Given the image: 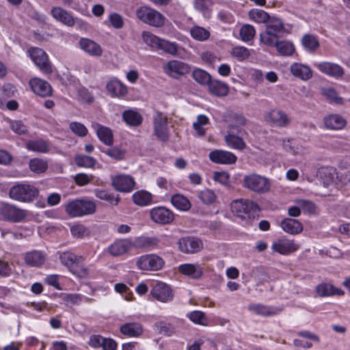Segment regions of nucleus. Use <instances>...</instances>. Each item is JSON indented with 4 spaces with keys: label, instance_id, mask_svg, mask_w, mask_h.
<instances>
[{
    "label": "nucleus",
    "instance_id": "nucleus-61",
    "mask_svg": "<svg viewBox=\"0 0 350 350\" xmlns=\"http://www.w3.org/2000/svg\"><path fill=\"white\" fill-rule=\"evenodd\" d=\"M72 235L75 238H82L85 236H88L89 232L88 229L81 224H76L70 228Z\"/></svg>",
    "mask_w": 350,
    "mask_h": 350
},
{
    "label": "nucleus",
    "instance_id": "nucleus-23",
    "mask_svg": "<svg viewBox=\"0 0 350 350\" xmlns=\"http://www.w3.org/2000/svg\"><path fill=\"white\" fill-rule=\"evenodd\" d=\"M92 126L96 130L98 139L107 146H111L113 143V135L112 131L98 123H93Z\"/></svg>",
    "mask_w": 350,
    "mask_h": 350
},
{
    "label": "nucleus",
    "instance_id": "nucleus-39",
    "mask_svg": "<svg viewBox=\"0 0 350 350\" xmlns=\"http://www.w3.org/2000/svg\"><path fill=\"white\" fill-rule=\"evenodd\" d=\"M59 259L62 263L70 270L75 264L79 263L81 257H78L70 252H65L60 254Z\"/></svg>",
    "mask_w": 350,
    "mask_h": 350
},
{
    "label": "nucleus",
    "instance_id": "nucleus-21",
    "mask_svg": "<svg viewBox=\"0 0 350 350\" xmlns=\"http://www.w3.org/2000/svg\"><path fill=\"white\" fill-rule=\"evenodd\" d=\"M178 271L182 274L194 280L200 279L203 274V269L198 264L186 263L180 265L178 267Z\"/></svg>",
    "mask_w": 350,
    "mask_h": 350
},
{
    "label": "nucleus",
    "instance_id": "nucleus-6",
    "mask_svg": "<svg viewBox=\"0 0 350 350\" xmlns=\"http://www.w3.org/2000/svg\"><path fill=\"white\" fill-rule=\"evenodd\" d=\"M29 53L32 61L43 72L51 74L53 72L52 65L47 54L43 49L32 47L29 49Z\"/></svg>",
    "mask_w": 350,
    "mask_h": 350
},
{
    "label": "nucleus",
    "instance_id": "nucleus-64",
    "mask_svg": "<svg viewBox=\"0 0 350 350\" xmlns=\"http://www.w3.org/2000/svg\"><path fill=\"white\" fill-rule=\"evenodd\" d=\"M11 129L18 135L24 134L27 131V126L21 120H15L11 122Z\"/></svg>",
    "mask_w": 350,
    "mask_h": 350
},
{
    "label": "nucleus",
    "instance_id": "nucleus-14",
    "mask_svg": "<svg viewBox=\"0 0 350 350\" xmlns=\"http://www.w3.org/2000/svg\"><path fill=\"white\" fill-rule=\"evenodd\" d=\"M150 216L154 222L160 224H169L174 218V213L163 206L152 208L150 211Z\"/></svg>",
    "mask_w": 350,
    "mask_h": 350
},
{
    "label": "nucleus",
    "instance_id": "nucleus-3",
    "mask_svg": "<svg viewBox=\"0 0 350 350\" xmlns=\"http://www.w3.org/2000/svg\"><path fill=\"white\" fill-rule=\"evenodd\" d=\"M96 207L95 203L92 201L75 200L67 204L66 211L70 217H82L93 214Z\"/></svg>",
    "mask_w": 350,
    "mask_h": 350
},
{
    "label": "nucleus",
    "instance_id": "nucleus-37",
    "mask_svg": "<svg viewBox=\"0 0 350 350\" xmlns=\"http://www.w3.org/2000/svg\"><path fill=\"white\" fill-rule=\"evenodd\" d=\"M30 170L36 174L44 173L48 169V163L46 160L40 158H33L29 161Z\"/></svg>",
    "mask_w": 350,
    "mask_h": 350
},
{
    "label": "nucleus",
    "instance_id": "nucleus-47",
    "mask_svg": "<svg viewBox=\"0 0 350 350\" xmlns=\"http://www.w3.org/2000/svg\"><path fill=\"white\" fill-rule=\"evenodd\" d=\"M317 176L319 177L321 183L324 187H327L332 184L334 180V175L328 168L323 167L319 169Z\"/></svg>",
    "mask_w": 350,
    "mask_h": 350
},
{
    "label": "nucleus",
    "instance_id": "nucleus-52",
    "mask_svg": "<svg viewBox=\"0 0 350 350\" xmlns=\"http://www.w3.org/2000/svg\"><path fill=\"white\" fill-rule=\"evenodd\" d=\"M142 39L144 42L148 44V46L157 49L159 46V44L161 42V38H158L155 35L152 34L150 31H143L142 34Z\"/></svg>",
    "mask_w": 350,
    "mask_h": 350
},
{
    "label": "nucleus",
    "instance_id": "nucleus-34",
    "mask_svg": "<svg viewBox=\"0 0 350 350\" xmlns=\"http://www.w3.org/2000/svg\"><path fill=\"white\" fill-rule=\"evenodd\" d=\"M209 123V119L205 115H199L196 122L193 123V128L198 137H204L206 135V128Z\"/></svg>",
    "mask_w": 350,
    "mask_h": 350
},
{
    "label": "nucleus",
    "instance_id": "nucleus-20",
    "mask_svg": "<svg viewBox=\"0 0 350 350\" xmlns=\"http://www.w3.org/2000/svg\"><path fill=\"white\" fill-rule=\"evenodd\" d=\"M315 293L317 297H330L333 295H342L344 292L333 284L326 282H322L319 284L315 287Z\"/></svg>",
    "mask_w": 350,
    "mask_h": 350
},
{
    "label": "nucleus",
    "instance_id": "nucleus-32",
    "mask_svg": "<svg viewBox=\"0 0 350 350\" xmlns=\"http://www.w3.org/2000/svg\"><path fill=\"white\" fill-rule=\"evenodd\" d=\"M324 124L326 128L338 130L342 129L345 124V120L338 114L329 115L324 118Z\"/></svg>",
    "mask_w": 350,
    "mask_h": 350
},
{
    "label": "nucleus",
    "instance_id": "nucleus-59",
    "mask_svg": "<svg viewBox=\"0 0 350 350\" xmlns=\"http://www.w3.org/2000/svg\"><path fill=\"white\" fill-rule=\"evenodd\" d=\"M190 201L183 195L176 193V208L183 211H189L191 208Z\"/></svg>",
    "mask_w": 350,
    "mask_h": 350
},
{
    "label": "nucleus",
    "instance_id": "nucleus-24",
    "mask_svg": "<svg viewBox=\"0 0 350 350\" xmlns=\"http://www.w3.org/2000/svg\"><path fill=\"white\" fill-rule=\"evenodd\" d=\"M79 45L81 49L90 55L99 57L102 55L100 46L90 39L81 38L79 40Z\"/></svg>",
    "mask_w": 350,
    "mask_h": 350
},
{
    "label": "nucleus",
    "instance_id": "nucleus-35",
    "mask_svg": "<svg viewBox=\"0 0 350 350\" xmlns=\"http://www.w3.org/2000/svg\"><path fill=\"white\" fill-rule=\"evenodd\" d=\"M282 146L286 152L293 155L305 152V148L293 139H282Z\"/></svg>",
    "mask_w": 350,
    "mask_h": 350
},
{
    "label": "nucleus",
    "instance_id": "nucleus-56",
    "mask_svg": "<svg viewBox=\"0 0 350 350\" xmlns=\"http://www.w3.org/2000/svg\"><path fill=\"white\" fill-rule=\"evenodd\" d=\"M198 196V198L206 204L213 203L216 199V195L215 193L208 189L200 191Z\"/></svg>",
    "mask_w": 350,
    "mask_h": 350
},
{
    "label": "nucleus",
    "instance_id": "nucleus-49",
    "mask_svg": "<svg viewBox=\"0 0 350 350\" xmlns=\"http://www.w3.org/2000/svg\"><path fill=\"white\" fill-rule=\"evenodd\" d=\"M75 161L78 166L85 167H93L96 163L93 157L82 154L77 155Z\"/></svg>",
    "mask_w": 350,
    "mask_h": 350
},
{
    "label": "nucleus",
    "instance_id": "nucleus-43",
    "mask_svg": "<svg viewBox=\"0 0 350 350\" xmlns=\"http://www.w3.org/2000/svg\"><path fill=\"white\" fill-rule=\"evenodd\" d=\"M275 48L278 52L284 56H290L295 52L293 44L289 41L282 40L278 42Z\"/></svg>",
    "mask_w": 350,
    "mask_h": 350
},
{
    "label": "nucleus",
    "instance_id": "nucleus-41",
    "mask_svg": "<svg viewBox=\"0 0 350 350\" xmlns=\"http://www.w3.org/2000/svg\"><path fill=\"white\" fill-rule=\"evenodd\" d=\"M124 120L129 125L136 126H139L142 121V117L137 111L127 110L122 114Z\"/></svg>",
    "mask_w": 350,
    "mask_h": 350
},
{
    "label": "nucleus",
    "instance_id": "nucleus-11",
    "mask_svg": "<svg viewBox=\"0 0 350 350\" xmlns=\"http://www.w3.org/2000/svg\"><path fill=\"white\" fill-rule=\"evenodd\" d=\"M51 14L55 20L68 27H73L76 23L79 25L83 23V21L74 18L70 12L60 7L53 8Z\"/></svg>",
    "mask_w": 350,
    "mask_h": 350
},
{
    "label": "nucleus",
    "instance_id": "nucleus-10",
    "mask_svg": "<svg viewBox=\"0 0 350 350\" xmlns=\"http://www.w3.org/2000/svg\"><path fill=\"white\" fill-rule=\"evenodd\" d=\"M178 245L180 251L188 254H196L203 249L202 240L195 237L181 238L178 240Z\"/></svg>",
    "mask_w": 350,
    "mask_h": 350
},
{
    "label": "nucleus",
    "instance_id": "nucleus-63",
    "mask_svg": "<svg viewBox=\"0 0 350 350\" xmlns=\"http://www.w3.org/2000/svg\"><path fill=\"white\" fill-rule=\"evenodd\" d=\"M109 21L111 25L116 29H120L124 25L122 16L117 13H113L109 16Z\"/></svg>",
    "mask_w": 350,
    "mask_h": 350
},
{
    "label": "nucleus",
    "instance_id": "nucleus-29",
    "mask_svg": "<svg viewBox=\"0 0 350 350\" xmlns=\"http://www.w3.org/2000/svg\"><path fill=\"white\" fill-rule=\"evenodd\" d=\"M120 332L129 337L139 336L143 332V328L141 324L137 323H126L122 325L120 328Z\"/></svg>",
    "mask_w": 350,
    "mask_h": 350
},
{
    "label": "nucleus",
    "instance_id": "nucleus-48",
    "mask_svg": "<svg viewBox=\"0 0 350 350\" xmlns=\"http://www.w3.org/2000/svg\"><path fill=\"white\" fill-rule=\"evenodd\" d=\"M250 311L260 315L271 316L275 314L271 308L261 304H251L248 306Z\"/></svg>",
    "mask_w": 350,
    "mask_h": 350
},
{
    "label": "nucleus",
    "instance_id": "nucleus-4",
    "mask_svg": "<svg viewBox=\"0 0 350 350\" xmlns=\"http://www.w3.org/2000/svg\"><path fill=\"white\" fill-rule=\"evenodd\" d=\"M243 186L256 193H264L270 189L269 179L256 174L245 176L243 179Z\"/></svg>",
    "mask_w": 350,
    "mask_h": 350
},
{
    "label": "nucleus",
    "instance_id": "nucleus-36",
    "mask_svg": "<svg viewBox=\"0 0 350 350\" xmlns=\"http://www.w3.org/2000/svg\"><path fill=\"white\" fill-rule=\"evenodd\" d=\"M301 44L309 52H314L319 47V42L317 36L312 34L304 35L301 38Z\"/></svg>",
    "mask_w": 350,
    "mask_h": 350
},
{
    "label": "nucleus",
    "instance_id": "nucleus-22",
    "mask_svg": "<svg viewBox=\"0 0 350 350\" xmlns=\"http://www.w3.org/2000/svg\"><path fill=\"white\" fill-rule=\"evenodd\" d=\"M132 247L133 244L127 239L118 240L109 247L108 251L111 256H118L124 254Z\"/></svg>",
    "mask_w": 350,
    "mask_h": 350
},
{
    "label": "nucleus",
    "instance_id": "nucleus-55",
    "mask_svg": "<svg viewBox=\"0 0 350 350\" xmlns=\"http://www.w3.org/2000/svg\"><path fill=\"white\" fill-rule=\"evenodd\" d=\"M321 93L330 103H334L336 104L342 103V98L338 96L337 92L333 88H323L321 90Z\"/></svg>",
    "mask_w": 350,
    "mask_h": 350
},
{
    "label": "nucleus",
    "instance_id": "nucleus-33",
    "mask_svg": "<svg viewBox=\"0 0 350 350\" xmlns=\"http://www.w3.org/2000/svg\"><path fill=\"white\" fill-rule=\"evenodd\" d=\"M152 194L146 191H138L133 194L132 199L133 202L140 206H147L152 201Z\"/></svg>",
    "mask_w": 350,
    "mask_h": 350
},
{
    "label": "nucleus",
    "instance_id": "nucleus-1",
    "mask_svg": "<svg viewBox=\"0 0 350 350\" xmlns=\"http://www.w3.org/2000/svg\"><path fill=\"white\" fill-rule=\"evenodd\" d=\"M231 211L237 217L245 219L255 218L258 216L260 208L253 201L239 199L232 202Z\"/></svg>",
    "mask_w": 350,
    "mask_h": 350
},
{
    "label": "nucleus",
    "instance_id": "nucleus-42",
    "mask_svg": "<svg viewBox=\"0 0 350 350\" xmlns=\"http://www.w3.org/2000/svg\"><path fill=\"white\" fill-rule=\"evenodd\" d=\"M225 141L227 145L234 149L243 150L246 145L243 139L234 134H228L225 137Z\"/></svg>",
    "mask_w": 350,
    "mask_h": 350
},
{
    "label": "nucleus",
    "instance_id": "nucleus-12",
    "mask_svg": "<svg viewBox=\"0 0 350 350\" xmlns=\"http://www.w3.org/2000/svg\"><path fill=\"white\" fill-rule=\"evenodd\" d=\"M150 295L157 300L166 303L172 301L174 295L171 288L165 283L159 282L155 284L150 291Z\"/></svg>",
    "mask_w": 350,
    "mask_h": 350
},
{
    "label": "nucleus",
    "instance_id": "nucleus-13",
    "mask_svg": "<svg viewBox=\"0 0 350 350\" xmlns=\"http://www.w3.org/2000/svg\"><path fill=\"white\" fill-rule=\"evenodd\" d=\"M298 244L293 240L285 238L279 239L274 241L271 245V250L273 252H277L282 255H288L295 252L299 249Z\"/></svg>",
    "mask_w": 350,
    "mask_h": 350
},
{
    "label": "nucleus",
    "instance_id": "nucleus-9",
    "mask_svg": "<svg viewBox=\"0 0 350 350\" xmlns=\"http://www.w3.org/2000/svg\"><path fill=\"white\" fill-rule=\"evenodd\" d=\"M0 216L8 221L20 222L26 217L27 214L25 210L5 203L0 205Z\"/></svg>",
    "mask_w": 350,
    "mask_h": 350
},
{
    "label": "nucleus",
    "instance_id": "nucleus-38",
    "mask_svg": "<svg viewBox=\"0 0 350 350\" xmlns=\"http://www.w3.org/2000/svg\"><path fill=\"white\" fill-rule=\"evenodd\" d=\"M279 36L275 33H272L267 30H265L260 34V42L266 46L271 47H275L278 40Z\"/></svg>",
    "mask_w": 350,
    "mask_h": 350
},
{
    "label": "nucleus",
    "instance_id": "nucleus-8",
    "mask_svg": "<svg viewBox=\"0 0 350 350\" xmlns=\"http://www.w3.org/2000/svg\"><path fill=\"white\" fill-rule=\"evenodd\" d=\"M264 118L267 122L277 127H286L291 123L290 117L284 111L277 109L267 111Z\"/></svg>",
    "mask_w": 350,
    "mask_h": 350
},
{
    "label": "nucleus",
    "instance_id": "nucleus-30",
    "mask_svg": "<svg viewBox=\"0 0 350 350\" xmlns=\"http://www.w3.org/2000/svg\"><path fill=\"white\" fill-rule=\"evenodd\" d=\"M107 89L113 96L122 97L127 94V88L117 79L108 82Z\"/></svg>",
    "mask_w": 350,
    "mask_h": 350
},
{
    "label": "nucleus",
    "instance_id": "nucleus-62",
    "mask_svg": "<svg viewBox=\"0 0 350 350\" xmlns=\"http://www.w3.org/2000/svg\"><path fill=\"white\" fill-rule=\"evenodd\" d=\"M157 49H161L167 53L174 55L175 44H174L173 42H170L167 40L161 39Z\"/></svg>",
    "mask_w": 350,
    "mask_h": 350
},
{
    "label": "nucleus",
    "instance_id": "nucleus-18",
    "mask_svg": "<svg viewBox=\"0 0 350 350\" xmlns=\"http://www.w3.org/2000/svg\"><path fill=\"white\" fill-rule=\"evenodd\" d=\"M29 85L33 92L40 96L46 97L51 96L52 88L50 84L42 79L35 78L29 81Z\"/></svg>",
    "mask_w": 350,
    "mask_h": 350
},
{
    "label": "nucleus",
    "instance_id": "nucleus-7",
    "mask_svg": "<svg viewBox=\"0 0 350 350\" xmlns=\"http://www.w3.org/2000/svg\"><path fill=\"white\" fill-rule=\"evenodd\" d=\"M136 265L143 271H157L163 267L164 261L157 255L147 254L138 258Z\"/></svg>",
    "mask_w": 350,
    "mask_h": 350
},
{
    "label": "nucleus",
    "instance_id": "nucleus-46",
    "mask_svg": "<svg viewBox=\"0 0 350 350\" xmlns=\"http://www.w3.org/2000/svg\"><path fill=\"white\" fill-rule=\"evenodd\" d=\"M191 36L195 40L204 41L210 36V32L204 27L195 26L190 30Z\"/></svg>",
    "mask_w": 350,
    "mask_h": 350
},
{
    "label": "nucleus",
    "instance_id": "nucleus-45",
    "mask_svg": "<svg viewBox=\"0 0 350 350\" xmlns=\"http://www.w3.org/2000/svg\"><path fill=\"white\" fill-rule=\"evenodd\" d=\"M249 16L252 21L259 23H267L268 20L270 19L269 14L260 9H253L250 10L249 12Z\"/></svg>",
    "mask_w": 350,
    "mask_h": 350
},
{
    "label": "nucleus",
    "instance_id": "nucleus-58",
    "mask_svg": "<svg viewBox=\"0 0 350 350\" xmlns=\"http://www.w3.org/2000/svg\"><path fill=\"white\" fill-rule=\"evenodd\" d=\"M189 319L195 323H198L202 325H207V320L205 314L201 311H193L189 314Z\"/></svg>",
    "mask_w": 350,
    "mask_h": 350
},
{
    "label": "nucleus",
    "instance_id": "nucleus-5",
    "mask_svg": "<svg viewBox=\"0 0 350 350\" xmlns=\"http://www.w3.org/2000/svg\"><path fill=\"white\" fill-rule=\"evenodd\" d=\"M39 191L33 185L18 184L11 187L9 195L12 199L21 202H31L38 195Z\"/></svg>",
    "mask_w": 350,
    "mask_h": 350
},
{
    "label": "nucleus",
    "instance_id": "nucleus-25",
    "mask_svg": "<svg viewBox=\"0 0 350 350\" xmlns=\"http://www.w3.org/2000/svg\"><path fill=\"white\" fill-rule=\"evenodd\" d=\"M280 227L291 234H297L303 230L302 224L298 220L291 218L284 219L281 221Z\"/></svg>",
    "mask_w": 350,
    "mask_h": 350
},
{
    "label": "nucleus",
    "instance_id": "nucleus-26",
    "mask_svg": "<svg viewBox=\"0 0 350 350\" xmlns=\"http://www.w3.org/2000/svg\"><path fill=\"white\" fill-rule=\"evenodd\" d=\"M25 263L30 267H40L44 264L45 256L40 251L33 250L25 254Z\"/></svg>",
    "mask_w": 350,
    "mask_h": 350
},
{
    "label": "nucleus",
    "instance_id": "nucleus-16",
    "mask_svg": "<svg viewBox=\"0 0 350 350\" xmlns=\"http://www.w3.org/2000/svg\"><path fill=\"white\" fill-rule=\"evenodd\" d=\"M112 185L120 192H130L135 186V181L129 175H119L113 178Z\"/></svg>",
    "mask_w": 350,
    "mask_h": 350
},
{
    "label": "nucleus",
    "instance_id": "nucleus-40",
    "mask_svg": "<svg viewBox=\"0 0 350 350\" xmlns=\"http://www.w3.org/2000/svg\"><path fill=\"white\" fill-rule=\"evenodd\" d=\"M266 24V30L275 33L277 35L284 31L283 22L277 17L270 16V19L268 20Z\"/></svg>",
    "mask_w": 350,
    "mask_h": 350
},
{
    "label": "nucleus",
    "instance_id": "nucleus-53",
    "mask_svg": "<svg viewBox=\"0 0 350 350\" xmlns=\"http://www.w3.org/2000/svg\"><path fill=\"white\" fill-rule=\"evenodd\" d=\"M256 31L253 26L244 25L240 29V37L243 41L247 42L252 40L255 36Z\"/></svg>",
    "mask_w": 350,
    "mask_h": 350
},
{
    "label": "nucleus",
    "instance_id": "nucleus-54",
    "mask_svg": "<svg viewBox=\"0 0 350 350\" xmlns=\"http://www.w3.org/2000/svg\"><path fill=\"white\" fill-rule=\"evenodd\" d=\"M173 325L164 321H159L154 323V329L159 334L171 335L173 333Z\"/></svg>",
    "mask_w": 350,
    "mask_h": 350
},
{
    "label": "nucleus",
    "instance_id": "nucleus-51",
    "mask_svg": "<svg viewBox=\"0 0 350 350\" xmlns=\"http://www.w3.org/2000/svg\"><path fill=\"white\" fill-rule=\"evenodd\" d=\"M213 4V0H195L194 7L202 12L206 17L210 16L209 7Z\"/></svg>",
    "mask_w": 350,
    "mask_h": 350
},
{
    "label": "nucleus",
    "instance_id": "nucleus-60",
    "mask_svg": "<svg viewBox=\"0 0 350 350\" xmlns=\"http://www.w3.org/2000/svg\"><path fill=\"white\" fill-rule=\"evenodd\" d=\"M70 129L79 137H84L88 133V129L81 123L77 122H72L69 124Z\"/></svg>",
    "mask_w": 350,
    "mask_h": 350
},
{
    "label": "nucleus",
    "instance_id": "nucleus-2",
    "mask_svg": "<svg viewBox=\"0 0 350 350\" xmlns=\"http://www.w3.org/2000/svg\"><path fill=\"white\" fill-rule=\"evenodd\" d=\"M136 16L143 23L154 27H161L165 23V16L156 10L143 5L136 10Z\"/></svg>",
    "mask_w": 350,
    "mask_h": 350
},
{
    "label": "nucleus",
    "instance_id": "nucleus-27",
    "mask_svg": "<svg viewBox=\"0 0 350 350\" xmlns=\"http://www.w3.org/2000/svg\"><path fill=\"white\" fill-rule=\"evenodd\" d=\"M26 148L38 153H47L50 150V143L42 139L29 140L26 144Z\"/></svg>",
    "mask_w": 350,
    "mask_h": 350
},
{
    "label": "nucleus",
    "instance_id": "nucleus-31",
    "mask_svg": "<svg viewBox=\"0 0 350 350\" xmlns=\"http://www.w3.org/2000/svg\"><path fill=\"white\" fill-rule=\"evenodd\" d=\"M209 92L217 96H224L228 93L226 83L216 79H211L208 85Z\"/></svg>",
    "mask_w": 350,
    "mask_h": 350
},
{
    "label": "nucleus",
    "instance_id": "nucleus-28",
    "mask_svg": "<svg viewBox=\"0 0 350 350\" xmlns=\"http://www.w3.org/2000/svg\"><path fill=\"white\" fill-rule=\"evenodd\" d=\"M291 72L295 77H299L302 80H308L312 77L311 69L301 64H293L291 66Z\"/></svg>",
    "mask_w": 350,
    "mask_h": 350
},
{
    "label": "nucleus",
    "instance_id": "nucleus-15",
    "mask_svg": "<svg viewBox=\"0 0 350 350\" xmlns=\"http://www.w3.org/2000/svg\"><path fill=\"white\" fill-rule=\"evenodd\" d=\"M208 157L210 160L215 163L230 165L237 161V157L232 152L221 150L211 151Z\"/></svg>",
    "mask_w": 350,
    "mask_h": 350
},
{
    "label": "nucleus",
    "instance_id": "nucleus-57",
    "mask_svg": "<svg viewBox=\"0 0 350 350\" xmlns=\"http://www.w3.org/2000/svg\"><path fill=\"white\" fill-rule=\"evenodd\" d=\"M95 194L98 198L108 201L113 205H117L120 201V198L118 196L115 198L105 190H96Z\"/></svg>",
    "mask_w": 350,
    "mask_h": 350
},
{
    "label": "nucleus",
    "instance_id": "nucleus-19",
    "mask_svg": "<svg viewBox=\"0 0 350 350\" xmlns=\"http://www.w3.org/2000/svg\"><path fill=\"white\" fill-rule=\"evenodd\" d=\"M154 129L155 135L161 140L167 139V128L165 117L161 113H157L154 118Z\"/></svg>",
    "mask_w": 350,
    "mask_h": 350
},
{
    "label": "nucleus",
    "instance_id": "nucleus-50",
    "mask_svg": "<svg viewBox=\"0 0 350 350\" xmlns=\"http://www.w3.org/2000/svg\"><path fill=\"white\" fill-rule=\"evenodd\" d=\"M231 55L241 62L247 59L250 55V53L246 47L237 46L232 49Z\"/></svg>",
    "mask_w": 350,
    "mask_h": 350
},
{
    "label": "nucleus",
    "instance_id": "nucleus-17",
    "mask_svg": "<svg viewBox=\"0 0 350 350\" xmlns=\"http://www.w3.org/2000/svg\"><path fill=\"white\" fill-rule=\"evenodd\" d=\"M314 66L321 72L334 78L341 77L344 75L343 68L335 63L323 62L320 63H315Z\"/></svg>",
    "mask_w": 350,
    "mask_h": 350
},
{
    "label": "nucleus",
    "instance_id": "nucleus-44",
    "mask_svg": "<svg viewBox=\"0 0 350 350\" xmlns=\"http://www.w3.org/2000/svg\"><path fill=\"white\" fill-rule=\"evenodd\" d=\"M193 79L201 85H208L211 79V76L206 71L200 68H196L192 72Z\"/></svg>",
    "mask_w": 350,
    "mask_h": 350
}]
</instances>
